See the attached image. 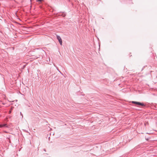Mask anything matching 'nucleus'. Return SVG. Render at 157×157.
Here are the masks:
<instances>
[{"label": "nucleus", "mask_w": 157, "mask_h": 157, "mask_svg": "<svg viewBox=\"0 0 157 157\" xmlns=\"http://www.w3.org/2000/svg\"><path fill=\"white\" fill-rule=\"evenodd\" d=\"M33 56V57H34L33 58L34 59H36L38 58H39L40 57V55H36V56L34 55V56Z\"/></svg>", "instance_id": "5"}, {"label": "nucleus", "mask_w": 157, "mask_h": 157, "mask_svg": "<svg viewBox=\"0 0 157 157\" xmlns=\"http://www.w3.org/2000/svg\"><path fill=\"white\" fill-rule=\"evenodd\" d=\"M66 14L64 13L63 12L61 14H59L58 15V13H57L56 15L58 16H62L63 17H64L66 16Z\"/></svg>", "instance_id": "3"}, {"label": "nucleus", "mask_w": 157, "mask_h": 157, "mask_svg": "<svg viewBox=\"0 0 157 157\" xmlns=\"http://www.w3.org/2000/svg\"><path fill=\"white\" fill-rule=\"evenodd\" d=\"M26 65V64L23 65V66L22 67V69H24Z\"/></svg>", "instance_id": "6"}, {"label": "nucleus", "mask_w": 157, "mask_h": 157, "mask_svg": "<svg viewBox=\"0 0 157 157\" xmlns=\"http://www.w3.org/2000/svg\"><path fill=\"white\" fill-rule=\"evenodd\" d=\"M132 103L135 104L136 105H140L142 106H145V105L143 103H141L139 102L136 101H132Z\"/></svg>", "instance_id": "1"}, {"label": "nucleus", "mask_w": 157, "mask_h": 157, "mask_svg": "<svg viewBox=\"0 0 157 157\" xmlns=\"http://www.w3.org/2000/svg\"><path fill=\"white\" fill-rule=\"evenodd\" d=\"M7 127V124H0V128H2L4 127Z\"/></svg>", "instance_id": "4"}, {"label": "nucleus", "mask_w": 157, "mask_h": 157, "mask_svg": "<svg viewBox=\"0 0 157 157\" xmlns=\"http://www.w3.org/2000/svg\"><path fill=\"white\" fill-rule=\"evenodd\" d=\"M20 114L22 116V117H23V114H22L21 113V112H20Z\"/></svg>", "instance_id": "9"}, {"label": "nucleus", "mask_w": 157, "mask_h": 157, "mask_svg": "<svg viewBox=\"0 0 157 157\" xmlns=\"http://www.w3.org/2000/svg\"><path fill=\"white\" fill-rule=\"evenodd\" d=\"M36 1L37 2H41L42 1V0H36Z\"/></svg>", "instance_id": "7"}, {"label": "nucleus", "mask_w": 157, "mask_h": 157, "mask_svg": "<svg viewBox=\"0 0 157 157\" xmlns=\"http://www.w3.org/2000/svg\"><path fill=\"white\" fill-rule=\"evenodd\" d=\"M56 38L58 40V41L60 44V45H62V41L60 37L58 35H56Z\"/></svg>", "instance_id": "2"}, {"label": "nucleus", "mask_w": 157, "mask_h": 157, "mask_svg": "<svg viewBox=\"0 0 157 157\" xmlns=\"http://www.w3.org/2000/svg\"><path fill=\"white\" fill-rule=\"evenodd\" d=\"M11 110H10L9 111V114H10L11 113Z\"/></svg>", "instance_id": "8"}]
</instances>
